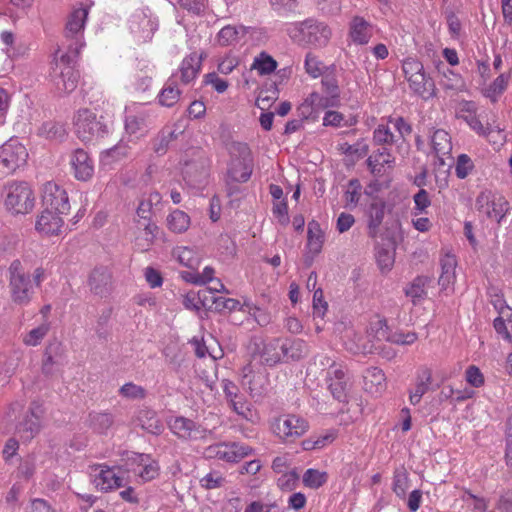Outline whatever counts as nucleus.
Returning a JSON list of instances; mask_svg holds the SVG:
<instances>
[{
    "label": "nucleus",
    "mask_w": 512,
    "mask_h": 512,
    "mask_svg": "<svg viewBox=\"0 0 512 512\" xmlns=\"http://www.w3.org/2000/svg\"><path fill=\"white\" fill-rule=\"evenodd\" d=\"M88 13L87 8L80 7L73 10L68 16L64 28L67 52L62 55V61H72L76 59L81 48L85 45L83 35Z\"/></svg>",
    "instance_id": "nucleus-1"
},
{
    "label": "nucleus",
    "mask_w": 512,
    "mask_h": 512,
    "mask_svg": "<svg viewBox=\"0 0 512 512\" xmlns=\"http://www.w3.org/2000/svg\"><path fill=\"white\" fill-rule=\"evenodd\" d=\"M230 163L228 178L231 182H247L253 171V159L249 146L242 142H232L228 145Z\"/></svg>",
    "instance_id": "nucleus-2"
},
{
    "label": "nucleus",
    "mask_w": 512,
    "mask_h": 512,
    "mask_svg": "<svg viewBox=\"0 0 512 512\" xmlns=\"http://www.w3.org/2000/svg\"><path fill=\"white\" fill-rule=\"evenodd\" d=\"M412 133V126L403 117H389L387 123L379 124L373 132L375 145H397L398 149Z\"/></svg>",
    "instance_id": "nucleus-3"
},
{
    "label": "nucleus",
    "mask_w": 512,
    "mask_h": 512,
    "mask_svg": "<svg viewBox=\"0 0 512 512\" xmlns=\"http://www.w3.org/2000/svg\"><path fill=\"white\" fill-rule=\"evenodd\" d=\"M92 471H98L95 474L94 483L102 492H109L118 488L125 487L130 483L129 473L135 472L134 468L128 467V463L117 466H108L106 464H97L90 467Z\"/></svg>",
    "instance_id": "nucleus-4"
},
{
    "label": "nucleus",
    "mask_w": 512,
    "mask_h": 512,
    "mask_svg": "<svg viewBox=\"0 0 512 512\" xmlns=\"http://www.w3.org/2000/svg\"><path fill=\"white\" fill-rule=\"evenodd\" d=\"M75 131L81 141L91 142L108 134V121L87 108L80 109L75 116Z\"/></svg>",
    "instance_id": "nucleus-5"
},
{
    "label": "nucleus",
    "mask_w": 512,
    "mask_h": 512,
    "mask_svg": "<svg viewBox=\"0 0 512 512\" xmlns=\"http://www.w3.org/2000/svg\"><path fill=\"white\" fill-rule=\"evenodd\" d=\"M4 192V205L11 214H28L33 210L35 196L27 182H13L5 187Z\"/></svg>",
    "instance_id": "nucleus-6"
},
{
    "label": "nucleus",
    "mask_w": 512,
    "mask_h": 512,
    "mask_svg": "<svg viewBox=\"0 0 512 512\" xmlns=\"http://www.w3.org/2000/svg\"><path fill=\"white\" fill-rule=\"evenodd\" d=\"M9 287L13 302L24 305L30 302L33 291V282L30 274L25 270L20 260L12 261L8 269Z\"/></svg>",
    "instance_id": "nucleus-7"
},
{
    "label": "nucleus",
    "mask_w": 512,
    "mask_h": 512,
    "mask_svg": "<svg viewBox=\"0 0 512 512\" xmlns=\"http://www.w3.org/2000/svg\"><path fill=\"white\" fill-rule=\"evenodd\" d=\"M309 429L308 422L295 414L281 415L271 424L273 434L284 443H293Z\"/></svg>",
    "instance_id": "nucleus-8"
},
{
    "label": "nucleus",
    "mask_w": 512,
    "mask_h": 512,
    "mask_svg": "<svg viewBox=\"0 0 512 512\" xmlns=\"http://www.w3.org/2000/svg\"><path fill=\"white\" fill-rule=\"evenodd\" d=\"M27 158L25 146L16 139H10L0 148V174L7 176L14 173L25 165Z\"/></svg>",
    "instance_id": "nucleus-9"
},
{
    "label": "nucleus",
    "mask_w": 512,
    "mask_h": 512,
    "mask_svg": "<svg viewBox=\"0 0 512 512\" xmlns=\"http://www.w3.org/2000/svg\"><path fill=\"white\" fill-rule=\"evenodd\" d=\"M321 365L328 366L326 382L332 396L340 402L346 401L348 378L343 366L329 357H323Z\"/></svg>",
    "instance_id": "nucleus-10"
},
{
    "label": "nucleus",
    "mask_w": 512,
    "mask_h": 512,
    "mask_svg": "<svg viewBox=\"0 0 512 512\" xmlns=\"http://www.w3.org/2000/svg\"><path fill=\"white\" fill-rule=\"evenodd\" d=\"M252 448L239 442L217 443L205 449V456L226 462H238L252 453Z\"/></svg>",
    "instance_id": "nucleus-11"
},
{
    "label": "nucleus",
    "mask_w": 512,
    "mask_h": 512,
    "mask_svg": "<svg viewBox=\"0 0 512 512\" xmlns=\"http://www.w3.org/2000/svg\"><path fill=\"white\" fill-rule=\"evenodd\" d=\"M74 61L75 59L72 61H62L61 56L60 60L56 63L53 83L59 93L68 94L77 88L80 76L78 71L71 65Z\"/></svg>",
    "instance_id": "nucleus-12"
},
{
    "label": "nucleus",
    "mask_w": 512,
    "mask_h": 512,
    "mask_svg": "<svg viewBox=\"0 0 512 512\" xmlns=\"http://www.w3.org/2000/svg\"><path fill=\"white\" fill-rule=\"evenodd\" d=\"M43 207L53 209L61 214H67L70 210V204L67 192L54 182H47L42 190Z\"/></svg>",
    "instance_id": "nucleus-13"
},
{
    "label": "nucleus",
    "mask_w": 512,
    "mask_h": 512,
    "mask_svg": "<svg viewBox=\"0 0 512 512\" xmlns=\"http://www.w3.org/2000/svg\"><path fill=\"white\" fill-rule=\"evenodd\" d=\"M221 387L226 401L232 410L244 419H250L251 407L244 394L240 393L238 386L228 380L223 379L221 381Z\"/></svg>",
    "instance_id": "nucleus-14"
},
{
    "label": "nucleus",
    "mask_w": 512,
    "mask_h": 512,
    "mask_svg": "<svg viewBox=\"0 0 512 512\" xmlns=\"http://www.w3.org/2000/svg\"><path fill=\"white\" fill-rule=\"evenodd\" d=\"M299 32L303 41L315 46L326 45L331 37V30L325 23L312 19L302 22Z\"/></svg>",
    "instance_id": "nucleus-15"
},
{
    "label": "nucleus",
    "mask_w": 512,
    "mask_h": 512,
    "mask_svg": "<svg viewBox=\"0 0 512 512\" xmlns=\"http://www.w3.org/2000/svg\"><path fill=\"white\" fill-rule=\"evenodd\" d=\"M126 463L128 467L135 469L137 474L143 482L155 479L159 474V465L155 460H152L149 454L133 453L127 458Z\"/></svg>",
    "instance_id": "nucleus-16"
},
{
    "label": "nucleus",
    "mask_w": 512,
    "mask_h": 512,
    "mask_svg": "<svg viewBox=\"0 0 512 512\" xmlns=\"http://www.w3.org/2000/svg\"><path fill=\"white\" fill-rule=\"evenodd\" d=\"M157 27L156 21L145 10L136 11L130 18L131 32L143 42L152 39Z\"/></svg>",
    "instance_id": "nucleus-17"
},
{
    "label": "nucleus",
    "mask_w": 512,
    "mask_h": 512,
    "mask_svg": "<svg viewBox=\"0 0 512 512\" xmlns=\"http://www.w3.org/2000/svg\"><path fill=\"white\" fill-rule=\"evenodd\" d=\"M70 165L74 177L79 181H88L94 174V163L82 148L75 149L70 156Z\"/></svg>",
    "instance_id": "nucleus-18"
},
{
    "label": "nucleus",
    "mask_w": 512,
    "mask_h": 512,
    "mask_svg": "<svg viewBox=\"0 0 512 512\" xmlns=\"http://www.w3.org/2000/svg\"><path fill=\"white\" fill-rule=\"evenodd\" d=\"M61 215L62 214L56 210L44 207L36 221V230L45 235L58 234L63 225Z\"/></svg>",
    "instance_id": "nucleus-19"
},
{
    "label": "nucleus",
    "mask_w": 512,
    "mask_h": 512,
    "mask_svg": "<svg viewBox=\"0 0 512 512\" xmlns=\"http://www.w3.org/2000/svg\"><path fill=\"white\" fill-rule=\"evenodd\" d=\"M90 291L95 295L106 296L112 286V276L105 267L95 268L88 279Z\"/></svg>",
    "instance_id": "nucleus-20"
},
{
    "label": "nucleus",
    "mask_w": 512,
    "mask_h": 512,
    "mask_svg": "<svg viewBox=\"0 0 512 512\" xmlns=\"http://www.w3.org/2000/svg\"><path fill=\"white\" fill-rule=\"evenodd\" d=\"M373 35V27L371 23L363 17L355 16L352 18L349 27V36L355 44H367Z\"/></svg>",
    "instance_id": "nucleus-21"
},
{
    "label": "nucleus",
    "mask_w": 512,
    "mask_h": 512,
    "mask_svg": "<svg viewBox=\"0 0 512 512\" xmlns=\"http://www.w3.org/2000/svg\"><path fill=\"white\" fill-rule=\"evenodd\" d=\"M324 242V233L322 229L320 228V225L316 221H311L308 223V230H307V249L308 254H311L310 261L308 263V256L305 255V263L306 265H310L312 262L314 256L318 255L323 246Z\"/></svg>",
    "instance_id": "nucleus-22"
},
{
    "label": "nucleus",
    "mask_w": 512,
    "mask_h": 512,
    "mask_svg": "<svg viewBox=\"0 0 512 512\" xmlns=\"http://www.w3.org/2000/svg\"><path fill=\"white\" fill-rule=\"evenodd\" d=\"M262 348L259 349L261 360L268 366H274L281 361L282 344L280 338H273L261 342Z\"/></svg>",
    "instance_id": "nucleus-23"
},
{
    "label": "nucleus",
    "mask_w": 512,
    "mask_h": 512,
    "mask_svg": "<svg viewBox=\"0 0 512 512\" xmlns=\"http://www.w3.org/2000/svg\"><path fill=\"white\" fill-rule=\"evenodd\" d=\"M382 146L383 147L377 149V151L369 156L366 161L371 172L377 175L383 173V167L385 165L391 168L395 163V158L392 156L390 149L386 147L387 145Z\"/></svg>",
    "instance_id": "nucleus-24"
},
{
    "label": "nucleus",
    "mask_w": 512,
    "mask_h": 512,
    "mask_svg": "<svg viewBox=\"0 0 512 512\" xmlns=\"http://www.w3.org/2000/svg\"><path fill=\"white\" fill-rule=\"evenodd\" d=\"M16 431L23 441H30L39 433L40 420L33 409H30L23 420L19 422Z\"/></svg>",
    "instance_id": "nucleus-25"
},
{
    "label": "nucleus",
    "mask_w": 512,
    "mask_h": 512,
    "mask_svg": "<svg viewBox=\"0 0 512 512\" xmlns=\"http://www.w3.org/2000/svg\"><path fill=\"white\" fill-rule=\"evenodd\" d=\"M202 65V56L197 53H191L185 57L180 65V80L184 84L193 81L200 72Z\"/></svg>",
    "instance_id": "nucleus-26"
},
{
    "label": "nucleus",
    "mask_w": 512,
    "mask_h": 512,
    "mask_svg": "<svg viewBox=\"0 0 512 512\" xmlns=\"http://www.w3.org/2000/svg\"><path fill=\"white\" fill-rule=\"evenodd\" d=\"M386 204L384 201L376 199L368 207V234L371 237H376L379 227L383 222L385 216Z\"/></svg>",
    "instance_id": "nucleus-27"
},
{
    "label": "nucleus",
    "mask_w": 512,
    "mask_h": 512,
    "mask_svg": "<svg viewBox=\"0 0 512 512\" xmlns=\"http://www.w3.org/2000/svg\"><path fill=\"white\" fill-rule=\"evenodd\" d=\"M407 81L413 92L423 99H429L435 96L434 81L428 77L425 72L409 77Z\"/></svg>",
    "instance_id": "nucleus-28"
},
{
    "label": "nucleus",
    "mask_w": 512,
    "mask_h": 512,
    "mask_svg": "<svg viewBox=\"0 0 512 512\" xmlns=\"http://www.w3.org/2000/svg\"><path fill=\"white\" fill-rule=\"evenodd\" d=\"M181 91L177 86V74H173L158 94V103L163 107H173L180 99Z\"/></svg>",
    "instance_id": "nucleus-29"
},
{
    "label": "nucleus",
    "mask_w": 512,
    "mask_h": 512,
    "mask_svg": "<svg viewBox=\"0 0 512 512\" xmlns=\"http://www.w3.org/2000/svg\"><path fill=\"white\" fill-rule=\"evenodd\" d=\"M249 28L246 26H224L217 34L216 40L220 46L226 47L235 45L239 40L248 33Z\"/></svg>",
    "instance_id": "nucleus-30"
},
{
    "label": "nucleus",
    "mask_w": 512,
    "mask_h": 512,
    "mask_svg": "<svg viewBox=\"0 0 512 512\" xmlns=\"http://www.w3.org/2000/svg\"><path fill=\"white\" fill-rule=\"evenodd\" d=\"M431 145L435 155L444 163L443 157L450 155L452 151L451 137L448 132L443 129L435 130L431 137Z\"/></svg>",
    "instance_id": "nucleus-31"
},
{
    "label": "nucleus",
    "mask_w": 512,
    "mask_h": 512,
    "mask_svg": "<svg viewBox=\"0 0 512 512\" xmlns=\"http://www.w3.org/2000/svg\"><path fill=\"white\" fill-rule=\"evenodd\" d=\"M282 356L285 360H299L307 355V344L302 339H281Z\"/></svg>",
    "instance_id": "nucleus-32"
},
{
    "label": "nucleus",
    "mask_w": 512,
    "mask_h": 512,
    "mask_svg": "<svg viewBox=\"0 0 512 512\" xmlns=\"http://www.w3.org/2000/svg\"><path fill=\"white\" fill-rule=\"evenodd\" d=\"M378 324L380 325V328L377 331V337L379 339H383L400 345H410L414 343L418 338L415 332H396L391 334L388 332V327L385 322L379 321Z\"/></svg>",
    "instance_id": "nucleus-33"
},
{
    "label": "nucleus",
    "mask_w": 512,
    "mask_h": 512,
    "mask_svg": "<svg viewBox=\"0 0 512 512\" xmlns=\"http://www.w3.org/2000/svg\"><path fill=\"white\" fill-rule=\"evenodd\" d=\"M466 122L477 134L487 137L490 141L497 142V140L504 138L503 131L499 127L484 126L475 115L466 117Z\"/></svg>",
    "instance_id": "nucleus-34"
},
{
    "label": "nucleus",
    "mask_w": 512,
    "mask_h": 512,
    "mask_svg": "<svg viewBox=\"0 0 512 512\" xmlns=\"http://www.w3.org/2000/svg\"><path fill=\"white\" fill-rule=\"evenodd\" d=\"M431 382V371L427 368L422 369L418 375L414 391L410 392L409 399L412 405H417L421 401L422 396L428 391Z\"/></svg>",
    "instance_id": "nucleus-35"
},
{
    "label": "nucleus",
    "mask_w": 512,
    "mask_h": 512,
    "mask_svg": "<svg viewBox=\"0 0 512 512\" xmlns=\"http://www.w3.org/2000/svg\"><path fill=\"white\" fill-rule=\"evenodd\" d=\"M431 282L428 276H417L406 288L405 294L412 299L413 304L424 299L427 295L426 286Z\"/></svg>",
    "instance_id": "nucleus-36"
},
{
    "label": "nucleus",
    "mask_w": 512,
    "mask_h": 512,
    "mask_svg": "<svg viewBox=\"0 0 512 512\" xmlns=\"http://www.w3.org/2000/svg\"><path fill=\"white\" fill-rule=\"evenodd\" d=\"M138 421L142 429L154 435L160 434L164 429L163 423L152 410H141L138 416Z\"/></svg>",
    "instance_id": "nucleus-37"
},
{
    "label": "nucleus",
    "mask_w": 512,
    "mask_h": 512,
    "mask_svg": "<svg viewBox=\"0 0 512 512\" xmlns=\"http://www.w3.org/2000/svg\"><path fill=\"white\" fill-rule=\"evenodd\" d=\"M441 274L438 283L442 289H446L455 281L456 259L453 256L446 255L441 259Z\"/></svg>",
    "instance_id": "nucleus-38"
},
{
    "label": "nucleus",
    "mask_w": 512,
    "mask_h": 512,
    "mask_svg": "<svg viewBox=\"0 0 512 512\" xmlns=\"http://www.w3.org/2000/svg\"><path fill=\"white\" fill-rule=\"evenodd\" d=\"M62 353V345L59 342L50 343L44 352V359L42 363V372L45 375H51L53 373V367L58 363V358Z\"/></svg>",
    "instance_id": "nucleus-39"
},
{
    "label": "nucleus",
    "mask_w": 512,
    "mask_h": 512,
    "mask_svg": "<svg viewBox=\"0 0 512 512\" xmlns=\"http://www.w3.org/2000/svg\"><path fill=\"white\" fill-rule=\"evenodd\" d=\"M324 92L328 95L326 106H337L340 102V89L338 81L333 75H325L321 81Z\"/></svg>",
    "instance_id": "nucleus-40"
},
{
    "label": "nucleus",
    "mask_w": 512,
    "mask_h": 512,
    "mask_svg": "<svg viewBox=\"0 0 512 512\" xmlns=\"http://www.w3.org/2000/svg\"><path fill=\"white\" fill-rule=\"evenodd\" d=\"M509 208V202L503 196H494L491 202L487 203L486 214L499 223L509 211Z\"/></svg>",
    "instance_id": "nucleus-41"
},
{
    "label": "nucleus",
    "mask_w": 512,
    "mask_h": 512,
    "mask_svg": "<svg viewBox=\"0 0 512 512\" xmlns=\"http://www.w3.org/2000/svg\"><path fill=\"white\" fill-rule=\"evenodd\" d=\"M385 374L377 367L370 368L364 376L365 389L372 390L375 387V393H381L385 388Z\"/></svg>",
    "instance_id": "nucleus-42"
},
{
    "label": "nucleus",
    "mask_w": 512,
    "mask_h": 512,
    "mask_svg": "<svg viewBox=\"0 0 512 512\" xmlns=\"http://www.w3.org/2000/svg\"><path fill=\"white\" fill-rule=\"evenodd\" d=\"M113 416L107 412H92L89 414V425L97 433L104 434L112 426Z\"/></svg>",
    "instance_id": "nucleus-43"
},
{
    "label": "nucleus",
    "mask_w": 512,
    "mask_h": 512,
    "mask_svg": "<svg viewBox=\"0 0 512 512\" xmlns=\"http://www.w3.org/2000/svg\"><path fill=\"white\" fill-rule=\"evenodd\" d=\"M189 225V216L181 210H174L167 216V227L174 233L185 232L189 228Z\"/></svg>",
    "instance_id": "nucleus-44"
},
{
    "label": "nucleus",
    "mask_w": 512,
    "mask_h": 512,
    "mask_svg": "<svg viewBox=\"0 0 512 512\" xmlns=\"http://www.w3.org/2000/svg\"><path fill=\"white\" fill-rule=\"evenodd\" d=\"M277 65V61L272 56L261 52L254 58L251 69L257 70L260 75H268L276 70Z\"/></svg>",
    "instance_id": "nucleus-45"
},
{
    "label": "nucleus",
    "mask_w": 512,
    "mask_h": 512,
    "mask_svg": "<svg viewBox=\"0 0 512 512\" xmlns=\"http://www.w3.org/2000/svg\"><path fill=\"white\" fill-rule=\"evenodd\" d=\"M131 147L128 145L126 141L123 139L120 140L115 146L112 148L106 150L102 154L103 161H106L107 163H111L114 161H120L130 154Z\"/></svg>",
    "instance_id": "nucleus-46"
},
{
    "label": "nucleus",
    "mask_w": 512,
    "mask_h": 512,
    "mask_svg": "<svg viewBox=\"0 0 512 512\" xmlns=\"http://www.w3.org/2000/svg\"><path fill=\"white\" fill-rule=\"evenodd\" d=\"M146 128V116L144 114H128L125 117V131L130 136L142 135Z\"/></svg>",
    "instance_id": "nucleus-47"
},
{
    "label": "nucleus",
    "mask_w": 512,
    "mask_h": 512,
    "mask_svg": "<svg viewBox=\"0 0 512 512\" xmlns=\"http://www.w3.org/2000/svg\"><path fill=\"white\" fill-rule=\"evenodd\" d=\"M175 5L188 14L201 17L208 8V0H176Z\"/></svg>",
    "instance_id": "nucleus-48"
},
{
    "label": "nucleus",
    "mask_w": 512,
    "mask_h": 512,
    "mask_svg": "<svg viewBox=\"0 0 512 512\" xmlns=\"http://www.w3.org/2000/svg\"><path fill=\"white\" fill-rule=\"evenodd\" d=\"M508 81V75L504 73L500 74L487 88H485L484 95L492 102H496L500 95L506 90Z\"/></svg>",
    "instance_id": "nucleus-49"
},
{
    "label": "nucleus",
    "mask_w": 512,
    "mask_h": 512,
    "mask_svg": "<svg viewBox=\"0 0 512 512\" xmlns=\"http://www.w3.org/2000/svg\"><path fill=\"white\" fill-rule=\"evenodd\" d=\"M302 480L306 487L318 489L327 482L328 474L325 471L310 468L304 472Z\"/></svg>",
    "instance_id": "nucleus-50"
},
{
    "label": "nucleus",
    "mask_w": 512,
    "mask_h": 512,
    "mask_svg": "<svg viewBox=\"0 0 512 512\" xmlns=\"http://www.w3.org/2000/svg\"><path fill=\"white\" fill-rule=\"evenodd\" d=\"M338 150L347 156H352L355 159H360L366 156L369 152V145L364 140H358L354 144L347 142L341 143Z\"/></svg>",
    "instance_id": "nucleus-51"
},
{
    "label": "nucleus",
    "mask_w": 512,
    "mask_h": 512,
    "mask_svg": "<svg viewBox=\"0 0 512 512\" xmlns=\"http://www.w3.org/2000/svg\"><path fill=\"white\" fill-rule=\"evenodd\" d=\"M409 477L406 469L402 466L396 468L393 476V492L400 498L406 495L408 489Z\"/></svg>",
    "instance_id": "nucleus-52"
},
{
    "label": "nucleus",
    "mask_w": 512,
    "mask_h": 512,
    "mask_svg": "<svg viewBox=\"0 0 512 512\" xmlns=\"http://www.w3.org/2000/svg\"><path fill=\"white\" fill-rule=\"evenodd\" d=\"M243 385L247 386L252 397L261 396L265 391L264 377L261 374H254L250 376L245 373L243 376Z\"/></svg>",
    "instance_id": "nucleus-53"
},
{
    "label": "nucleus",
    "mask_w": 512,
    "mask_h": 512,
    "mask_svg": "<svg viewBox=\"0 0 512 512\" xmlns=\"http://www.w3.org/2000/svg\"><path fill=\"white\" fill-rule=\"evenodd\" d=\"M174 434L181 438H188L195 429V423L184 417L176 418L170 425Z\"/></svg>",
    "instance_id": "nucleus-54"
},
{
    "label": "nucleus",
    "mask_w": 512,
    "mask_h": 512,
    "mask_svg": "<svg viewBox=\"0 0 512 512\" xmlns=\"http://www.w3.org/2000/svg\"><path fill=\"white\" fill-rule=\"evenodd\" d=\"M50 329L49 323H43L38 327L32 329L23 337V343L27 346H37L41 343Z\"/></svg>",
    "instance_id": "nucleus-55"
},
{
    "label": "nucleus",
    "mask_w": 512,
    "mask_h": 512,
    "mask_svg": "<svg viewBox=\"0 0 512 512\" xmlns=\"http://www.w3.org/2000/svg\"><path fill=\"white\" fill-rule=\"evenodd\" d=\"M119 394L123 398L130 400H142L146 397L147 391L144 387L137 385L133 382L125 383L119 389Z\"/></svg>",
    "instance_id": "nucleus-56"
},
{
    "label": "nucleus",
    "mask_w": 512,
    "mask_h": 512,
    "mask_svg": "<svg viewBox=\"0 0 512 512\" xmlns=\"http://www.w3.org/2000/svg\"><path fill=\"white\" fill-rule=\"evenodd\" d=\"M361 184L357 179H352L348 183V188L345 192L344 198L348 207H355L360 199Z\"/></svg>",
    "instance_id": "nucleus-57"
},
{
    "label": "nucleus",
    "mask_w": 512,
    "mask_h": 512,
    "mask_svg": "<svg viewBox=\"0 0 512 512\" xmlns=\"http://www.w3.org/2000/svg\"><path fill=\"white\" fill-rule=\"evenodd\" d=\"M474 164L471 158L466 154H461L457 158L455 174L459 179H464L472 171Z\"/></svg>",
    "instance_id": "nucleus-58"
},
{
    "label": "nucleus",
    "mask_w": 512,
    "mask_h": 512,
    "mask_svg": "<svg viewBox=\"0 0 512 512\" xmlns=\"http://www.w3.org/2000/svg\"><path fill=\"white\" fill-rule=\"evenodd\" d=\"M225 483V478L217 471H212L200 479L201 487L211 490L222 487Z\"/></svg>",
    "instance_id": "nucleus-59"
},
{
    "label": "nucleus",
    "mask_w": 512,
    "mask_h": 512,
    "mask_svg": "<svg viewBox=\"0 0 512 512\" xmlns=\"http://www.w3.org/2000/svg\"><path fill=\"white\" fill-rule=\"evenodd\" d=\"M440 85L445 90L461 91L462 88L464 87V82L460 75L450 71L449 75L444 74L443 79L440 81Z\"/></svg>",
    "instance_id": "nucleus-60"
},
{
    "label": "nucleus",
    "mask_w": 512,
    "mask_h": 512,
    "mask_svg": "<svg viewBox=\"0 0 512 512\" xmlns=\"http://www.w3.org/2000/svg\"><path fill=\"white\" fill-rule=\"evenodd\" d=\"M324 65L318 60V58L312 53H308L305 58V69L306 72L313 78H317L322 74Z\"/></svg>",
    "instance_id": "nucleus-61"
},
{
    "label": "nucleus",
    "mask_w": 512,
    "mask_h": 512,
    "mask_svg": "<svg viewBox=\"0 0 512 512\" xmlns=\"http://www.w3.org/2000/svg\"><path fill=\"white\" fill-rule=\"evenodd\" d=\"M493 325L496 332L512 344V319L506 321L502 317H497Z\"/></svg>",
    "instance_id": "nucleus-62"
},
{
    "label": "nucleus",
    "mask_w": 512,
    "mask_h": 512,
    "mask_svg": "<svg viewBox=\"0 0 512 512\" xmlns=\"http://www.w3.org/2000/svg\"><path fill=\"white\" fill-rule=\"evenodd\" d=\"M178 260L182 265L190 269H197L199 266V259L194 255L193 250L188 247L179 249Z\"/></svg>",
    "instance_id": "nucleus-63"
},
{
    "label": "nucleus",
    "mask_w": 512,
    "mask_h": 512,
    "mask_svg": "<svg viewBox=\"0 0 512 512\" xmlns=\"http://www.w3.org/2000/svg\"><path fill=\"white\" fill-rule=\"evenodd\" d=\"M64 133L63 126L53 122L44 123L40 128V134L49 139H60Z\"/></svg>",
    "instance_id": "nucleus-64"
}]
</instances>
